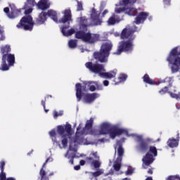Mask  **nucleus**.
I'll return each instance as SVG.
<instances>
[{
    "instance_id": "15",
    "label": "nucleus",
    "mask_w": 180,
    "mask_h": 180,
    "mask_svg": "<svg viewBox=\"0 0 180 180\" xmlns=\"http://www.w3.org/2000/svg\"><path fill=\"white\" fill-rule=\"evenodd\" d=\"M85 67L89 70L91 72L94 74H98L99 77H102V74L106 72L105 67L102 64L92 63V62H87L85 64Z\"/></svg>"
},
{
    "instance_id": "24",
    "label": "nucleus",
    "mask_w": 180,
    "mask_h": 180,
    "mask_svg": "<svg viewBox=\"0 0 180 180\" xmlns=\"http://www.w3.org/2000/svg\"><path fill=\"white\" fill-rule=\"evenodd\" d=\"M49 0H40L38 4H37V6L38 8L41 9V11H46L50 8V3L48 1Z\"/></svg>"
},
{
    "instance_id": "60",
    "label": "nucleus",
    "mask_w": 180,
    "mask_h": 180,
    "mask_svg": "<svg viewBox=\"0 0 180 180\" xmlns=\"http://www.w3.org/2000/svg\"><path fill=\"white\" fill-rule=\"evenodd\" d=\"M81 53H84L85 51V49L84 48L80 49Z\"/></svg>"
},
{
    "instance_id": "59",
    "label": "nucleus",
    "mask_w": 180,
    "mask_h": 180,
    "mask_svg": "<svg viewBox=\"0 0 180 180\" xmlns=\"http://www.w3.org/2000/svg\"><path fill=\"white\" fill-rule=\"evenodd\" d=\"M98 141H100V143H104L105 142V139H101L98 140Z\"/></svg>"
},
{
    "instance_id": "61",
    "label": "nucleus",
    "mask_w": 180,
    "mask_h": 180,
    "mask_svg": "<svg viewBox=\"0 0 180 180\" xmlns=\"http://www.w3.org/2000/svg\"><path fill=\"white\" fill-rule=\"evenodd\" d=\"M122 180H131V179L130 178L126 177V178L122 179Z\"/></svg>"
},
{
    "instance_id": "34",
    "label": "nucleus",
    "mask_w": 180,
    "mask_h": 180,
    "mask_svg": "<svg viewBox=\"0 0 180 180\" xmlns=\"http://www.w3.org/2000/svg\"><path fill=\"white\" fill-rule=\"evenodd\" d=\"M69 49H77V39H70L68 41Z\"/></svg>"
},
{
    "instance_id": "19",
    "label": "nucleus",
    "mask_w": 180,
    "mask_h": 180,
    "mask_svg": "<svg viewBox=\"0 0 180 180\" xmlns=\"http://www.w3.org/2000/svg\"><path fill=\"white\" fill-rule=\"evenodd\" d=\"M149 13L147 12H141L136 17L134 23L136 25H140V23H144L146 19L148 16Z\"/></svg>"
},
{
    "instance_id": "63",
    "label": "nucleus",
    "mask_w": 180,
    "mask_h": 180,
    "mask_svg": "<svg viewBox=\"0 0 180 180\" xmlns=\"http://www.w3.org/2000/svg\"><path fill=\"white\" fill-rule=\"evenodd\" d=\"M132 4H136L137 2V0H131Z\"/></svg>"
},
{
    "instance_id": "31",
    "label": "nucleus",
    "mask_w": 180,
    "mask_h": 180,
    "mask_svg": "<svg viewBox=\"0 0 180 180\" xmlns=\"http://www.w3.org/2000/svg\"><path fill=\"white\" fill-rule=\"evenodd\" d=\"M88 84L89 85H92V84L96 85V90L97 91H103V86L98 81L89 82Z\"/></svg>"
},
{
    "instance_id": "56",
    "label": "nucleus",
    "mask_w": 180,
    "mask_h": 180,
    "mask_svg": "<svg viewBox=\"0 0 180 180\" xmlns=\"http://www.w3.org/2000/svg\"><path fill=\"white\" fill-rule=\"evenodd\" d=\"M79 165H85V160H80Z\"/></svg>"
},
{
    "instance_id": "16",
    "label": "nucleus",
    "mask_w": 180,
    "mask_h": 180,
    "mask_svg": "<svg viewBox=\"0 0 180 180\" xmlns=\"http://www.w3.org/2000/svg\"><path fill=\"white\" fill-rule=\"evenodd\" d=\"M87 161H89L91 165L94 168H101V165H102L99 155H98V152H91L90 156L87 158Z\"/></svg>"
},
{
    "instance_id": "11",
    "label": "nucleus",
    "mask_w": 180,
    "mask_h": 180,
    "mask_svg": "<svg viewBox=\"0 0 180 180\" xmlns=\"http://www.w3.org/2000/svg\"><path fill=\"white\" fill-rule=\"evenodd\" d=\"M76 39H80L84 43H89V44H93L99 40V34H91V32H85L84 31H77L75 33Z\"/></svg>"
},
{
    "instance_id": "48",
    "label": "nucleus",
    "mask_w": 180,
    "mask_h": 180,
    "mask_svg": "<svg viewBox=\"0 0 180 180\" xmlns=\"http://www.w3.org/2000/svg\"><path fill=\"white\" fill-rule=\"evenodd\" d=\"M105 5L106 4H105V2H101V6H100V11H103V9H105Z\"/></svg>"
},
{
    "instance_id": "29",
    "label": "nucleus",
    "mask_w": 180,
    "mask_h": 180,
    "mask_svg": "<svg viewBox=\"0 0 180 180\" xmlns=\"http://www.w3.org/2000/svg\"><path fill=\"white\" fill-rule=\"evenodd\" d=\"M122 168V159H116L113 164V169L115 171H120Z\"/></svg>"
},
{
    "instance_id": "36",
    "label": "nucleus",
    "mask_w": 180,
    "mask_h": 180,
    "mask_svg": "<svg viewBox=\"0 0 180 180\" xmlns=\"http://www.w3.org/2000/svg\"><path fill=\"white\" fill-rule=\"evenodd\" d=\"M88 134H91V136H101V134L99 133V129H92V128L89 130Z\"/></svg>"
},
{
    "instance_id": "58",
    "label": "nucleus",
    "mask_w": 180,
    "mask_h": 180,
    "mask_svg": "<svg viewBox=\"0 0 180 180\" xmlns=\"http://www.w3.org/2000/svg\"><path fill=\"white\" fill-rule=\"evenodd\" d=\"M5 180H16V179L13 178V177H9L6 179Z\"/></svg>"
},
{
    "instance_id": "49",
    "label": "nucleus",
    "mask_w": 180,
    "mask_h": 180,
    "mask_svg": "<svg viewBox=\"0 0 180 180\" xmlns=\"http://www.w3.org/2000/svg\"><path fill=\"white\" fill-rule=\"evenodd\" d=\"M107 13H109V11H108L107 9L104 10V12L102 13L101 18H105V16H106Z\"/></svg>"
},
{
    "instance_id": "27",
    "label": "nucleus",
    "mask_w": 180,
    "mask_h": 180,
    "mask_svg": "<svg viewBox=\"0 0 180 180\" xmlns=\"http://www.w3.org/2000/svg\"><path fill=\"white\" fill-rule=\"evenodd\" d=\"M46 16H49V18H51L53 22H56V23L58 22V18H57V13H56V11L53 10L48 11V12L46 13Z\"/></svg>"
},
{
    "instance_id": "45",
    "label": "nucleus",
    "mask_w": 180,
    "mask_h": 180,
    "mask_svg": "<svg viewBox=\"0 0 180 180\" xmlns=\"http://www.w3.org/2000/svg\"><path fill=\"white\" fill-rule=\"evenodd\" d=\"M77 12H79V11H84V7L82 6V3L77 1Z\"/></svg>"
},
{
    "instance_id": "53",
    "label": "nucleus",
    "mask_w": 180,
    "mask_h": 180,
    "mask_svg": "<svg viewBox=\"0 0 180 180\" xmlns=\"http://www.w3.org/2000/svg\"><path fill=\"white\" fill-rule=\"evenodd\" d=\"M108 175H113V169H111L108 174H105V176Z\"/></svg>"
},
{
    "instance_id": "52",
    "label": "nucleus",
    "mask_w": 180,
    "mask_h": 180,
    "mask_svg": "<svg viewBox=\"0 0 180 180\" xmlns=\"http://www.w3.org/2000/svg\"><path fill=\"white\" fill-rule=\"evenodd\" d=\"M74 169H75V171H79V169H81V166L80 165H76L74 167Z\"/></svg>"
},
{
    "instance_id": "25",
    "label": "nucleus",
    "mask_w": 180,
    "mask_h": 180,
    "mask_svg": "<svg viewBox=\"0 0 180 180\" xmlns=\"http://www.w3.org/2000/svg\"><path fill=\"white\" fill-rule=\"evenodd\" d=\"M116 74H117V70L115 69L108 72H103L101 74V78H105L107 79H112V78H115L116 77Z\"/></svg>"
},
{
    "instance_id": "39",
    "label": "nucleus",
    "mask_w": 180,
    "mask_h": 180,
    "mask_svg": "<svg viewBox=\"0 0 180 180\" xmlns=\"http://www.w3.org/2000/svg\"><path fill=\"white\" fill-rule=\"evenodd\" d=\"M126 7H120V8H115V13H122V12H126Z\"/></svg>"
},
{
    "instance_id": "20",
    "label": "nucleus",
    "mask_w": 180,
    "mask_h": 180,
    "mask_svg": "<svg viewBox=\"0 0 180 180\" xmlns=\"http://www.w3.org/2000/svg\"><path fill=\"white\" fill-rule=\"evenodd\" d=\"M52 161H53V158H49L46 159V160L44 163L42 168L41 169V170L39 172L41 180H49V176H46V171L44 169H43V168H44V167H46V164H47V162H51Z\"/></svg>"
},
{
    "instance_id": "62",
    "label": "nucleus",
    "mask_w": 180,
    "mask_h": 180,
    "mask_svg": "<svg viewBox=\"0 0 180 180\" xmlns=\"http://www.w3.org/2000/svg\"><path fill=\"white\" fill-rule=\"evenodd\" d=\"M52 175H54V172H51L49 174V176H52Z\"/></svg>"
},
{
    "instance_id": "32",
    "label": "nucleus",
    "mask_w": 180,
    "mask_h": 180,
    "mask_svg": "<svg viewBox=\"0 0 180 180\" xmlns=\"http://www.w3.org/2000/svg\"><path fill=\"white\" fill-rule=\"evenodd\" d=\"M143 82H146V84H149V85H155V82H154V80L151 79L150 78V76H148V75L146 74L143 77Z\"/></svg>"
},
{
    "instance_id": "8",
    "label": "nucleus",
    "mask_w": 180,
    "mask_h": 180,
    "mask_svg": "<svg viewBox=\"0 0 180 180\" xmlns=\"http://www.w3.org/2000/svg\"><path fill=\"white\" fill-rule=\"evenodd\" d=\"M169 64H172V72L175 74L179 71L180 67V46L174 48L169 53L167 58Z\"/></svg>"
},
{
    "instance_id": "4",
    "label": "nucleus",
    "mask_w": 180,
    "mask_h": 180,
    "mask_svg": "<svg viewBox=\"0 0 180 180\" xmlns=\"http://www.w3.org/2000/svg\"><path fill=\"white\" fill-rule=\"evenodd\" d=\"M101 12L96 11L95 8L91 9V13L90 15L91 23L88 22V18L86 17H79L77 18V20H79V28L81 30H86L89 26H101L102 22V18H101Z\"/></svg>"
},
{
    "instance_id": "47",
    "label": "nucleus",
    "mask_w": 180,
    "mask_h": 180,
    "mask_svg": "<svg viewBox=\"0 0 180 180\" xmlns=\"http://www.w3.org/2000/svg\"><path fill=\"white\" fill-rule=\"evenodd\" d=\"M134 172L133 169H128L127 171L125 172V175H131Z\"/></svg>"
},
{
    "instance_id": "1",
    "label": "nucleus",
    "mask_w": 180,
    "mask_h": 180,
    "mask_svg": "<svg viewBox=\"0 0 180 180\" xmlns=\"http://www.w3.org/2000/svg\"><path fill=\"white\" fill-rule=\"evenodd\" d=\"M57 131L59 136L62 137V144L63 148H67L68 146V139H70V143L69 150L67 151L65 155V158H77V146L78 144H82L81 139L77 138L75 136L74 139H71L72 134L71 130V124H66L65 126H58Z\"/></svg>"
},
{
    "instance_id": "13",
    "label": "nucleus",
    "mask_w": 180,
    "mask_h": 180,
    "mask_svg": "<svg viewBox=\"0 0 180 180\" xmlns=\"http://www.w3.org/2000/svg\"><path fill=\"white\" fill-rule=\"evenodd\" d=\"M93 124L94 118L91 117L89 120L86 121L84 127L82 129V130H81V129L82 128V122H80L77 128L75 134L76 139H81L82 136L88 135V132L89 131V130L92 129Z\"/></svg>"
},
{
    "instance_id": "40",
    "label": "nucleus",
    "mask_w": 180,
    "mask_h": 180,
    "mask_svg": "<svg viewBox=\"0 0 180 180\" xmlns=\"http://www.w3.org/2000/svg\"><path fill=\"white\" fill-rule=\"evenodd\" d=\"M169 94L170 95L171 98H173L174 99H176L177 101H179L180 94H174L171 91H169Z\"/></svg>"
},
{
    "instance_id": "2",
    "label": "nucleus",
    "mask_w": 180,
    "mask_h": 180,
    "mask_svg": "<svg viewBox=\"0 0 180 180\" xmlns=\"http://www.w3.org/2000/svg\"><path fill=\"white\" fill-rule=\"evenodd\" d=\"M134 32H136V30L133 29L131 27H126L124 28L121 34V39H127L129 41H122L119 43V46L117 50V52L114 53V54H117V56H120L123 51L125 53H131L133 51V41L131 40H134L136 39V35H134Z\"/></svg>"
},
{
    "instance_id": "50",
    "label": "nucleus",
    "mask_w": 180,
    "mask_h": 180,
    "mask_svg": "<svg viewBox=\"0 0 180 180\" xmlns=\"http://www.w3.org/2000/svg\"><path fill=\"white\" fill-rule=\"evenodd\" d=\"M164 4L169 6L171 5V0H163Z\"/></svg>"
},
{
    "instance_id": "9",
    "label": "nucleus",
    "mask_w": 180,
    "mask_h": 180,
    "mask_svg": "<svg viewBox=\"0 0 180 180\" xmlns=\"http://www.w3.org/2000/svg\"><path fill=\"white\" fill-rule=\"evenodd\" d=\"M63 17L61 18L60 22V23H67V26H63L60 27L62 34L65 36L66 37H68L70 36H72L74 33H75V30L74 28H71L70 30L67 31V29L70 27V22H72V15L71 14V10L66 9L63 12Z\"/></svg>"
},
{
    "instance_id": "22",
    "label": "nucleus",
    "mask_w": 180,
    "mask_h": 180,
    "mask_svg": "<svg viewBox=\"0 0 180 180\" xmlns=\"http://www.w3.org/2000/svg\"><path fill=\"white\" fill-rule=\"evenodd\" d=\"M46 20H47V13L41 12L39 15V17L36 19L35 23L34 22V25H43Z\"/></svg>"
},
{
    "instance_id": "6",
    "label": "nucleus",
    "mask_w": 180,
    "mask_h": 180,
    "mask_svg": "<svg viewBox=\"0 0 180 180\" xmlns=\"http://www.w3.org/2000/svg\"><path fill=\"white\" fill-rule=\"evenodd\" d=\"M1 51L3 54L1 71H8L9 67H12L15 64V55L8 53L11 51V46L6 45L1 49ZM8 53V54H6Z\"/></svg>"
},
{
    "instance_id": "17",
    "label": "nucleus",
    "mask_w": 180,
    "mask_h": 180,
    "mask_svg": "<svg viewBox=\"0 0 180 180\" xmlns=\"http://www.w3.org/2000/svg\"><path fill=\"white\" fill-rule=\"evenodd\" d=\"M10 8H11L10 13H9V8L6 7L4 8V12L6 13L9 19H15V18H18V16L20 15V10L17 9L15 5L10 4Z\"/></svg>"
},
{
    "instance_id": "37",
    "label": "nucleus",
    "mask_w": 180,
    "mask_h": 180,
    "mask_svg": "<svg viewBox=\"0 0 180 180\" xmlns=\"http://www.w3.org/2000/svg\"><path fill=\"white\" fill-rule=\"evenodd\" d=\"M168 82L169 86H172V82H174V79L172 77H166L162 82Z\"/></svg>"
},
{
    "instance_id": "10",
    "label": "nucleus",
    "mask_w": 180,
    "mask_h": 180,
    "mask_svg": "<svg viewBox=\"0 0 180 180\" xmlns=\"http://www.w3.org/2000/svg\"><path fill=\"white\" fill-rule=\"evenodd\" d=\"M129 137H133L134 141L139 143V144L136 146L137 151H140L141 153H146L147 150H148V143H153L154 141L151 138H147L146 139H143V136L141 135H138L136 134H129Z\"/></svg>"
},
{
    "instance_id": "30",
    "label": "nucleus",
    "mask_w": 180,
    "mask_h": 180,
    "mask_svg": "<svg viewBox=\"0 0 180 180\" xmlns=\"http://www.w3.org/2000/svg\"><path fill=\"white\" fill-rule=\"evenodd\" d=\"M125 13H127L129 16H136V15H137V13H138L137 8H135L133 7L126 8Z\"/></svg>"
},
{
    "instance_id": "44",
    "label": "nucleus",
    "mask_w": 180,
    "mask_h": 180,
    "mask_svg": "<svg viewBox=\"0 0 180 180\" xmlns=\"http://www.w3.org/2000/svg\"><path fill=\"white\" fill-rule=\"evenodd\" d=\"M169 93V91H168V87L167 86H165L163 89H162L160 91H159V94H160V95H165V94Z\"/></svg>"
},
{
    "instance_id": "46",
    "label": "nucleus",
    "mask_w": 180,
    "mask_h": 180,
    "mask_svg": "<svg viewBox=\"0 0 180 180\" xmlns=\"http://www.w3.org/2000/svg\"><path fill=\"white\" fill-rule=\"evenodd\" d=\"M120 82H124V81H126V79H127V75H122V76L118 78Z\"/></svg>"
},
{
    "instance_id": "35",
    "label": "nucleus",
    "mask_w": 180,
    "mask_h": 180,
    "mask_svg": "<svg viewBox=\"0 0 180 180\" xmlns=\"http://www.w3.org/2000/svg\"><path fill=\"white\" fill-rule=\"evenodd\" d=\"M129 4H130V5L134 4V3L131 2V0H122L120 1V5H121V6H124V8H126Z\"/></svg>"
},
{
    "instance_id": "7",
    "label": "nucleus",
    "mask_w": 180,
    "mask_h": 180,
    "mask_svg": "<svg viewBox=\"0 0 180 180\" xmlns=\"http://www.w3.org/2000/svg\"><path fill=\"white\" fill-rule=\"evenodd\" d=\"M112 47H113V44L110 41L104 42L101 45L100 51L94 53L95 60H97L99 63H106L110 54Z\"/></svg>"
},
{
    "instance_id": "42",
    "label": "nucleus",
    "mask_w": 180,
    "mask_h": 180,
    "mask_svg": "<svg viewBox=\"0 0 180 180\" xmlns=\"http://www.w3.org/2000/svg\"><path fill=\"white\" fill-rule=\"evenodd\" d=\"M4 27L0 25V41L5 39V35L4 34Z\"/></svg>"
},
{
    "instance_id": "38",
    "label": "nucleus",
    "mask_w": 180,
    "mask_h": 180,
    "mask_svg": "<svg viewBox=\"0 0 180 180\" xmlns=\"http://www.w3.org/2000/svg\"><path fill=\"white\" fill-rule=\"evenodd\" d=\"M63 115H64V111L60 110L58 112H57L56 110L53 111V117L54 119H57L58 116H63Z\"/></svg>"
},
{
    "instance_id": "21",
    "label": "nucleus",
    "mask_w": 180,
    "mask_h": 180,
    "mask_svg": "<svg viewBox=\"0 0 180 180\" xmlns=\"http://www.w3.org/2000/svg\"><path fill=\"white\" fill-rule=\"evenodd\" d=\"M167 146L170 147V148H175V147H178L179 146V134H177L176 139L174 138H170L167 141Z\"/></svg>"
},
{
    "instance_id": "54",
    "label": "nucleus",
    "mask_w": 180,
    "mask_h": 180,
    "mask_svg": "<svg viewBox=\"0 0 180 180\" xmlns=\"http://www.w3.org/2000/svg\"><path fill=\"white\" fill-rule=\"evenodd\" d=\"M41 105H42L44 109H46V100L41 101Z\"/></svg>"
},
{
    "instance_id": "43",
    "label": "nucleus",
    "mask_w": 180,
    "mask_h": 180,
    "mask_svg": "<svg viewBox=\"0 0 180 180\" xmlns=\"http://www.w3.org/2000/svg\"><path fill=\"white\" fill-rule=\"evenodd\" d=\"M166 180H180L179 175H175V176H169Z\"/></svg>"
},
{
    "instance_id": "64",
    "label": "nucleus",
    "mask_w": 180,
    "mask_h": 180,
    "mask_svg": "<svg viewBox=\"0 0 180 180\" xmlns=\"http://www.w3.org/2000/svg\"><path fill=\"white\" fill-rule=\"evenodd\" d=\"M176 109L179 110L180 109V105H176Z\"/></svg>"
},
{
    "instance_id": "26",
    "label": "nucleus",
    "mask_w": 180,
    "mask_h": 180,
    "mask_svg": "<svg viewBox=\"0 0 180 180\" xmlns=\"http://www.w3.org/2000/svg\"><path fill=\"white\" fill-rule=\"evenodd\" d=\"M120 22V18L116 16L115 14H112V15L108 20L107 23L108 26H113L116 25V23H119Z\"/></svg>"
},
{
    "instance_id": "57",
    "label": "nucleus",
    "mask_w": 180,
    "mask_h": 180,
    "mask_svg": "<svg viewBox=\"0 0 180 180\" xmlns=\"http://www.w3.org/2000/svg\"><path fill=\"white\" fill-rule=\"evenodd\" d=\"M148 174H149L150 175H152V174H153V169H149L148 170Z\"/></svg>"
},
{
    "instance_id": "28",
    "label": "nucleus",
    "mask_w": 180,
    "mask_h": 180,
    "mask_svg": "<svg viewBox=\"0 0 180 180\" xmlns=\"http://www.w3.org/2000/svg\"><path fill=\"white\" fill-rule=\"evenodd\" d=\"M4 167H5V161H1L0 168L1 172L0 173V180L6 179V173L4 172Z\"/></svg>"
},
{
    "instance_id": "51",
    "label": "nucleus",
    "mask_w": 180,
    "mask_h": 180,
    "mask_svg": "<svg viewBox=\"0 0 180 180\" xmlns=\"http://www.w3.org/2000/svg\"><path fill=\"white\" fill-rule=\"evenodd\" d=\"M103 84L104 85V86H109V81L108 80H104L103 82Z\"/></svg>"
},
{
    "instance_id": "5",
    "label": "nucleus",
    "mask_w": 180,
    "mask_h": 180,
    "mask_svg": "<svg viewBox=\"0 0 180 180\" xmlns=\"http://www.w3.org/2000/svg\"><path fill=\"white\" fill-rule=\"evenodd\" d=\"M99 134L101 136L110 134V137L112 139H115L116 136H121V134H126L127 137H130L127 129L119 128L117 126L112 125L109 122H103L100 125Z\"/></svg>"
},
{
    "instance_id": "23",
    "label": "nucleus",
    "mask_w": 180,
    "mask_h": 180,
    "mask_svg": "<svg viewBox=\"0 0 180 180\" xmlns=\"http://www.w3.org/2000/svg\"><path fill=\"white\" fill-rule=\"evenodd\" d=\"M115 148L117 151L118 157L117 158V159L123 160V155H124V149L123 148V146H122V144H120V141H118L117 142V145L115 146Z\"/></svg>"
},
{
    "instance_id": "14",
    "label": "nucleus",
    "mask_w": 180,
    "mask_h": 180,
    "mask_svg": "<svg viewBox=\"0 0 180 180\" xmlns=\"http://www.w3.org/2000/svg\"><path fill=\"white\" fill-rule=\"evenodd\" d=\"M150 154H153L154 157H157V148H155V146L150 147L148 153L142 159V161L143 162V168H147L146 167H148L149 165H151L153 162H154V157L153 156V155Z\"/></svg>"
},
{
    "instance_id": "55",
    "label": "nucleus",
    "mask_w": 180,
    "mask_h": 180,
    "mask_svg": "<svg viewBox=\"0 0 180 180\" xmlns=\"http://www.w3.org/2000/svg\"><path fill=\"white\" fill-rule=\"evenodd\" d=\"M70 159L69 161L70 164H71L72 165H74V158H70Z\"/></svg>"
},
{
    "instance_id": "41",
    "label": "nucleus",
    "mask_w": 180,
    "mask_h": 180,
    "mask_svg": "<svg viewBox=\"0 0 180 180\" xmlns=\"http://www.w3.org/2000/svg\"><path fill=\"white\" fill-rule=\"evenodd\" d=\"M49 136L52 138L53 141H56V129L49 131Z\"/></svg>"
},
{
    "instance_id": "18",
    "label": "nucleus",
    "mask_w": 180,
    "mask_h": 180,
    "mask_svg": "<svg viewBox=\"0 0 180 180\" xmlns=\"http://www.w3.org/2000/svg\"><path fill=\"white\" fill-rule=\"evenodd\" d=\"M101 94L98 93H93V94H86L84 95V103H92V102L95 101V99L99 98Z\"/></svg>"
},
{
    "instance_id": "12",
    "label": "nucleus",
    "mask_w": 180,
    "mask_h": 180,
    "mask_svg": "<svg viewBox=\"0 0 180 180\" xmlns=\"http://www.w3.org/2000/svg\"><path fill=\"white\" fill-rule=\"evenodd\" d=\"M89 82H95V81L84 82V86H81V84L79 83L76 84V98L77 99V102H79L81 99H82V91L86 92V86L89 88V91H91V92H95V91H96V86H95V84H88Z\"/></svg>"
},
{
    "instance_id": "33",
    "label": "nucleus",
    "mask_w": 180,
    "mask_h": 180,
    "mask_svg": "<svg viewBox=\"0 0 180 180\" xmlns=\"http://www.w3.org/2000/svg\"><path fill=\"white\" fill-rule=\"evenodd\" d=\"M104 172H105V170H103V169H98L96 172H90V174H91V175L95 178H97V176H101V175H102Z\"/></svg>"
},
{
    "instance_id": "3",
    "label": "nucleus",
    "mask_w": 180,
    "mask_h": 180,
    "mask_svg": "<svg viewBox=\"0 0 180 180\" xmlns=\"http://www.w3.org/2000/svg\"><path fill=\"white\" fill-rule=\"evenodd\" d=\"M27 3L25 4L22 9H25V16L22 17L20 22L17 25L18 29H23L24 30H29L32 32L33 27L34 26V22H33V18L30 15V13L33 12V6H36L35 0H26Z\"/></svg>"
}]
</instances>
